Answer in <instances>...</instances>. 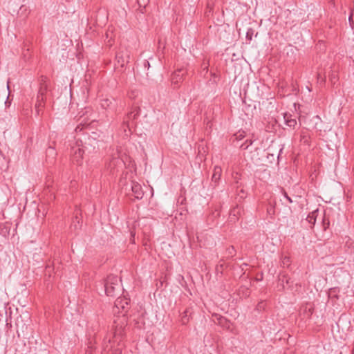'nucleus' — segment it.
<instances>
[{"label": "nucleus", "mask_w": 354, "mask_h": 354, "mask_svg": "<svg viewBox=\"0 0 354 354\" xmlns=\"http://www.w3.org/2000/svg\"><path fill=\"white\" fill-rule=\"evenodd\" d=\"M111 344V339L106 340V339H104L103 344H102V354H108L110 349L112 348V346H109Z\"/></svg>", "instance_id": "15"}, {"label": "nucleus", "mask_w": 354, "mask_h": 354, "mask_svg": "<svg viewBox=\"0 0 354 354\" xmlns=\"http://www.w3.org/2000/svg\"><path fill=\"white\" fill-rule=\"evenodd\" d=\"M221 174H222L221 167L219 166H215L214 168V172H213V175L212 177V181L217 183L221 178Z\"/></svg>", "instance_id": "12"}, {"label": "nucleus", "mask_w": 354, "mask_h": 354, "mask_svg": "<svg viewBox=\"0 0 354 354\" xmlns=\"http://www.w3.org/2000/svg\"><path fill=\"white\" fill-rule=\"evenodd\" d=\"M286 124L290 127L295 128L297 125V120L295 118H290V120L286 121Z\"/></svg>", "instance_id": "23"}, {"label": "nucleus", "mask_w": 354, "mask_h": 354, "mask_svg": "<svg viewBox=\"0 0 354 354\" xmlns=\"http://www.w3.org/2000/svg\"><path fill=\"white\" fill-rule=\"evenodd\" d=\"M115 59L118 64H120L121 67H123L129 62L130 56L127 51H119L116 54Z\"/></svg>", "instance_id": "7"}, {"label": "nucleus", "mask_w": 354, "mask_h": 354, "mask_svg": "<svg viewBox=\"0 0 354 354\" xmlns=\"http://www.w3.org/2000/svg\"><path fill=\"white\" fill-rule=\"evenodd\" d=\"M120 347L115 348L113 351V354H122V347H120V344H119Z\"/></svg>", "instance_id": "30"}, {"label": "nucleus", "mask_w": 354, "mask_h": 354, "mask_svg": "<svg viewBox=\"0 0 354 354\" xmlns=\"http://www.w3.org/2000/svg\"><path fill=\"white\" fill-rule=\"evenodd\" d=\"M80 219L79 218L77 215H75L73 219V223L71 225V227H74L75 230L77 229L80 226Z\"/></svg>", "instance_id": "17"}, {"label": "nucleus", "mask_w": 354, "mask_h": 354, "mask_svg": "<svg viewBox=\"0 0 354 354\" xmlns=\"http://www.w3.org/2000/svg\"><path fill=\"white\" fill-rule=\"evenodd\" d=\"M290 118H292V115L290 114L286 113L284 115V120L286 122V121L290 120Z\"/></svg>", "instance_id": "32"}, {"label": "nucleus", "mask_w": 354, "mask_h": 354, "mask_svg": "<svg viewBox=\"0 0 354 354\" xmlns=\"http://www.w3.org/2000/svg\"><path fill=\"white\" fill-rule=\"evenodd\" d=\"M223 267H224L223 263H219L216 266V270L217 272H220L221 273H222Z\"/></svg>", "instance_id": "29"}, {"label": "nucleus", "mask_w": 354, "mask_h": 354, "mask_svg": "<svg viewBox=\"0 0 354 354\" xmlns=\"http://www.w3.org/2000/svg\"><path fill=\"white\" fill-rule=\"evenodd\" d=\"M48 78L46 76L41 75L39 77V86L41 84H47Z\"/></svg>", "instance_id": "26"}, {"label": "nucleus", "mask_w": 354, "mask_h": 354, "mask_svg": "<svg viewBox=\"0 0 354 354\" xmlns=\"http://www.w3.org/2000/svg\"><path fill=\"white\" fill-rule=\"evenodd\" d=\"M315 214H316V212L315 211L311 213V215L308 216L307 220L309 223H313V224L315 223V221H316L315 216Z\"/></svg>", "instance_id": "21"}, {"label": "nucleus", "mask_w": 354, "mask_h": 354, "mask_svg": "<svg viewBox=\"0 0 354 354\" xmlns=\"http://www.w3.org/2000/svg\"><path fill=\"white\" fill-rule=\"evenodd\" d=\"M83 154L84 150L80 148V146L76 145L71 147V156L73 162L76 163L77 165H81L82 162Z\"/></svg>", "instance_id": "4"}, {"label": "nucleus", "mask_w": 354, "mask_h": 354, "mask_svg": "<svg viewBox=\"0 0 354 354\" xmlns=\"http://www.w3.org/2000/svg\"><path fill=\"white\" fill-rule=\"evenodd\" d=\"M110 104H111L110 100H108V99H105V100H103L102 101L101 105H102V106L103 108L106 109V108H107L108 106H109Z\"/></svg>", "instance_id": "25"}, {"label": "nucleus", "mask_w": 354, "mask_h": 354, "mask_svg": "<svg viewBox=\"0 0 354 354\" xmlns=\"http://www.w3.org/2000/svg\"><path fill=\"white\" fill-rule=\"evenodd\" d=\"M48 91V84H41L39 86L35 103V110L37 115L40 114L42 108L44 107L46 101V93Z\"/></svg>", "instance_id": "3"}, {"label": "nucleus", "mask_w": 354, "mask_h": 354, "mask_svg": "<svg viewBox=\"0 0 354 354\" xmlns=\"http://www.w3.org/2000/svg\"><path fill=\"white\" fill-rule=\"evenodd\" d=\"M252 144V141L251 140H246L245 142L240 146V147L245 150L247 149Z\"/></svg>", "instance_id": "22"}, {"label": "nucleus", "mask_w": 354, "mask_h": 354, "mask_svg": "<svg viewBox=\"0 0 354 354\" xmlns=\"http://www.w3.org/2000/svg\"><path fill=\"white\" fill-rule=\"evenodd\" d=\"M140 115V108L134 107L132 111L128 113L127 116L124 118L123 124L126 125L128 128H131L133 125V120H136Z\"/></svg>", "instance_id": "5"}, {"label": "nucleus", "mask_w": 354, "mask_h": 354, "mask_svg": "<svg viewBox=\"0 0 354 354\" xmlns=\"http://www.w3.org/2000/svg\"><path fill=\"white\" fill-rule=\"evenodd\" d=\"M313 311H314V308L313 307L309 308L308 310V313H307L308 317H310L313 315Z\"/></svg>", "instance_id": "31"}, {"label": "nucleus", "mask_w": 354, "mask_h": 354, "mask_svg": "<svg viewBox=\"0 0 354 354\" xmlns=\"http://www.w3.org/2000/svg\"><path fill=\"white\" fill-rule=\"evenodd\" d=\"M128 304L129 303L126 299L118 298L115 301V307L118 310L121 308L124 312H127Z\"/></svg>", "instance_id": "11"}, {"label": "nucleus", "mask_w": 354, "mask_h": 354, "mask_svg": "<svg viewBox=\"0 0 354 354\" xmlns=\"http://www.w3.org/2000/svg\"><path fill=\"white\" fill-rule=\"evenodd\" d=\"M236 253V252L235 248H234V246L231 245L226 249L225 257L227 258H230V257L235 256Z\"/></svg>", "instance_id": "16"}, {"label": "nucleus", "mask_w": 354, "mask_h": 354, "mask_svg": "<svg viewBox=\"0 0 354 354\" xmlns=\"http://www.w3.org/2000/svg\"><path fill=\"white\" fill-rule=\"evenodd\" d=\"M286 284L288 288H292L293 286V281L290 278H288L286 274H281L279 277V281L277 288L279 290H283L285 289Z\"/></svg>", "instance_id": "6"}, {"label": "nucleus", "mask_w": 354, "mask_h": 354, "mask_svg": "<svg viewBox=\"0 0 354 354\" xmlns=\"http://www.w3.org/2000/svg\"><path fill=\"white\" fill-rule=\"evenodd\" d=\"M192 313V309L187 308L181 315V322L183 324H186L189 322V317Z\"/></svg>", "instance_id": "14"}, {"label": "nucleus", "mask_w": 354, "mask_h": 354, "mask_svg": "<svg viewBox=\"0 0 354 354\" xmlns=\"http://www.w3.org/2000/svg\"><path fill=\"white\" fill-rule=\"evenodd\" d=\"M234 136L236 137V139L239 140H242L245 137L243 131H242V132L239 131V132L236 133Z\"/></svg>", "instance_id": "27"}, {"label": "nucleus", "mask_w": 354, "mask_h": 354, "mask_svg": "<svg viewBox=\"0 0 354 354\" xmlns=\"http://www.w3.org/2000/svg\"><path fill=\"white\" fill-rule=\"evenodd\" d=\"M88 335H89V336H92V334L89 332V333H88Z\"/></svg>", "instance_id": "36"}, {"label": "nucleus", "mask_w": 354, "mask_h": 354, "mask_svg": "<svg viewBox=\"0 0 354 354\" xmlns=\"http://www.w3.org/2000/svg\"><path fill=\"white\" fill-rule=\"evenodd\" d=\"M131 190L136 198H142L144 192L142 191V186L139 183L133 182L131 185Z\"/></svg>", "instance_id": "9"}, {"label": "nucleus", "mask_w": 354, "mask_h": 354, "mask_svg": "<svg viewBox=\"0 0 354 354\" xmlns=\"http://www.w3.org/2000/svg\"><path fill=\"white\" fill-rule=\"evenodd\" d=\"M254 30L251 28H248L246 32V39L248 41H251L252 39V37L254 35Z\"/></svg>", "instance_id": "18"}, {"label": "nucleus", "mask_w": 354, "mask_h": 354, "mask_svg": "<svg viewBox=\"0 0 354 354\" xmlns=\"http://www.w3.org/2000/svg\"><path fill=\"white\" fill-rule=\"evenodd\" d=\"M282 193L284 197L288 201L289 203H292V198L290 196H288V194L283 189H282Z\"/></svg>", "instance_id": "28"}, {"label": "nucleus", "mask_w": 354, "mask_h": 354, "mask_svg": "<svg viewBox=\"0 0 354 354\" xmlns=\"http://www.w3.org/2000/svg\"><path fill=\"white\" fill-rule=\"evenodd\" d=\"M300 138L301 142H303L304 144H308L309 137L307 133H302L300 136Z\"/></svg>", "instance_id": "19"}, {"label": "nucleus", "mask_w": 354, "mask_h": 354, "mask_svg": "<svg viewBox=\"0 0 354 354\" xmlns=\"http://www.w3.org/2000/svg\"><path fill=\"white\" fill-rule=\"evenodd\" d=\"M7 88L9 90V88H10V87H9V82H8Z\"/></svg>", "instance_id": "35"}, {"label": "nucleus", "mask_w": 354, "mask_h": 354, "mask_svg": "<svg viewBox=\"0 0 354 354\" xmlns=\"http://www.w3.org/2000/svg\"><path fill=\"white\" fill-rule=\"evenodd\" d=\"M185 74V71L184 69L180 68L176 71L171 75V83L174 85H178L179 82H180L183 80V77Z\"/></svg>", "instance_id": "8"}, {"label": "nucleus", "mask_w": 354, "mask_h": 354, "mask_svg": "<svg viewBox=\"0 0 354 354\" xmlns=\"http://www.w3.org/2000/svg\"><path fill=\"white\" fill-rule=\"evenodd\" d=\"M212 317L213 320L216 324L221 326L223 328L230 327V322L227 321V319L225 317L217 314L213 315Z\"/></svg>", "instance_id": "10"}, {"label": "nucleus", "mask_w": 354, "mask_h": 354, "mask_svg": "<svg viewBox=\"0 0 354 354\" xmlns=\"http://www.w3.org/2000/svg\"><path fill=\"white\" fill-rule=\"evenodd\" d=\"M95 350V347L91 341L88 342V349L86 351V354H93V351Z\"/></svg>", "instance_id": "24"}, {"label": "nucleus", "mask_w": 354, "mask_h": 354, "mask_svg": "<svg viewBox=\"0 0 354 354\" xmlns=\"http://www.w3.org/2000/svg\"><path fill=\"white\" fill-rule=\"evenodd\" d=\"M127 326V317L123 314L122 316H118L113 322V336L117 340L120 338L122 340V337L125 334V329Z\"/></svg>", "instance_id": "2"}, {"label": "nucleus", "mask_w": 354, "mask_h": 354, "mask_svg": "<svg viewBox=\"0 0 354 354\" xmlns=\"http://www.w3.org/2000/svg\"><path fill=\"white\" fill-rule=\"evenodd\" d=\"M46 153L47 158L49 159L50 162H53L55 160V157L57 156V152L55 151L54 147L50 146L46 149Z\"/></svg>", "instance_id": "13"}, {"label": "nucleus", "mask_w": 354, "mask_h": 354, "mask_svg": "<svg viewBox=\"0 0 354 354\" xmlns=\"http://www.w3.org/2000/svg\"><path fill=\"white\" fill-rule=\"evenodd\" d=\"M121 280L115 275H109L102 282L104 290L108 297H115L120 292Z\"/></svg>", "instance_id": "1"}, {"label": "nucleus", "mask_w": 354, "mask_h": 354, "mask_svg": "<svg viewBox=\"0 0 354 354\" xmlns=\"http://www.w3.org/2000/svg\"><path fill=\"white\" fill-rule=\"evenodd\" d=\"M353 14L351 13L348 17V21H349V24L351 25V26L353 28Z\"/></svg>", "instance_id": "33"}, {"label": "nucleus", "mask_w": 354, "mask_h": 354, "mask_svg": "<svg viewBox=\"0 0 354 354\" xmlns=\"http://www.w3.org/2000/svg\"><path fill=\"white\" fill-rule=\"evenodd\" d=\"M329 225H330L329 219L324 216L323 218V220H322V226H323L324 230H326V229L329 227Z\"/></svg>", "instance_id": "20"}, {"label": "nucleus", "mask_w": 354, "mask_h": 354, "mask_svg": "<svg viewBox=\"0 0 354 354\" xmlns=\"http://www.w3.org/2000/svg\"><path fill=\"white\" fill-rule=\"evenodd\" d=\"M289 261H290V259H289V257H286L283 259V264L288 263H289Z\"/></svg>", "instance_id": "34"}]
</instances>
